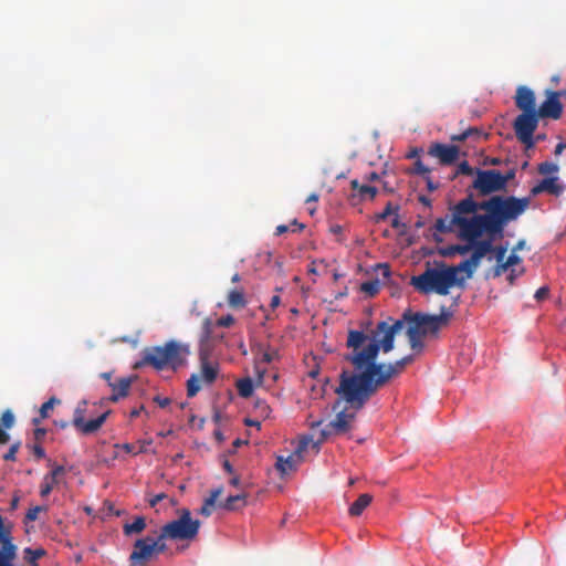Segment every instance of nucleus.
Wrapping results in <instances>:
<instances>
[{"label": "nucleus", "instance_id": "1", "mask_svg": "<svg viewBox=\"0 0 566 566\" xmlns=\"http://www.w3.org/2000/svg\"><path fill=\"white\" fill-rule=\"evenodd\" d=\"M346 346L350 350L344 355V360L350 364L352 369L342 370L335 391L352 408L359 410L406 367L400 359L389 364L377 363L381 348L376 345L375 338H369L361 331L350 329Z\"/></svg>", "mask_w": 566, "mask_h": 566}, {"label": "nucleus", "instance_id": "2", "mask_svg": "<svg viewBox=\"0 0 566 566\" xmlns=\"http://www.w3.org/2000/svg\"><path fill=\"white\" fill-rule=\"evenodd\" d=\"M530 203V198L515 196H493L482 200L479 217L486 219L485 228H480V233L474 238H462L471 247L472 262L479 265L486 254L493 252V242L504 238L506 227L515 222L528 209Z\"/></svg>", "mask_w": 566, "mask_h": 566}, {"label": "nucleus", "instance_id": "3", "mask_svg": "<svg viewBox=\"0 0 566 566\" xmlns=\"http://www.w3.org/2000/svg\"><path fill=\"white\" fill-rule=\"evenodd\" d=\"M482 201H475L472 193L460 200L451 209V214L436 220L434 229L440 233L452 232L454 227L459 229V235L474 238L480 233V228H485L486 219L479 217Z\"/></svg>", "mask_w": 566, "mask_h": 566}, {"label": "nucleus", "instance_id": "4", "mask_svg": "<svg viewBox=\"0 0 566 566\" xmlns=\"http://www.w3.org/2000/svg\"><path fill=\"white\" fill-rule=\"evenodd\" d=\"M464 277L454 276L453 269H450L444 262H434V266L427 263L423 273L412 276L410 284L420 293H437L448 295L450 289L455 285H463Z\"/></svg>", "mask_w": 566, "mask_h": 566}, {"label": "nucleus", "instance_id": "5", "mask_svg": "<svg viewBox=\"0 0 566 566\" xmlns=\"http://www.w3.org/2000/svg\"><path fill=\"white\" fill-rule=\"evenodd\" d=\"M190 355L188 344L177 340H168L163 346L146 347L143 350V358L139 365L151 366L156 370L172 369L178 370L187 364Z\"/></svg>", "mask_w": 566, "mask_h": 566}, {"label": "nucleus", "instance_id": "6", "mask_svg": "<svg viewBox=\"0 0 566 566\" xmlns=\"http://www.w3.org/2000/svg\"><path fill=\"white\" fill-rule=\"evenodd\" d=\"M451 317V313L447 312L446 307H441V313L439 315H429L424 313H412L411 311H406L403 313V318L407 321V336L409 340V345L412 350L416 353H421L423 350L424 344L422 338L427 336L426 331L421 328L423 323L428 324L433 331H440V328L448 324Z\"/></svg>", "mask_w": 566, "mask_h": 566}, {"label": "nucleus", "instance_id": "7", "mask_svg": "<svg viewBox=\"0 0 566 566\" xmlns=\"http://www.w3.org/2000/svg\"><path fill=\"white\" fill-rule=\"evenodd\" d=\"M200 521L193 520L188 509L179 511V517L168 522L160 528L161 539L191 541L197 537L200 528Z\"/></svg>", "mask_w": 566, "mask_h": 566}, {"label": "nucleus", "instance_id": "8", "mask_svg": "<svg viewBox=\"0 0 566 566\" xmlns=\"http://www.w3.org/2000/svg\"><path fill=\"white\" fill-rule=\"evenodd\" d=\"M167 545L160 534L147 535L135 541L128 560L130 566H147L154 556L165 553Z\"/></svg>", "mask_w": 566, "mask_h": 566}, {"label": "nucleus", "instance_id": "9", "mask_svg": "<svg viewBox=\"0 0 566 566\" xmlns=\"http://www.w3.org/2000/svg\"><path fill=\"white\" fill-rule=\"evenodd\" d=\"M479 196L489 198L496 196L495 193L503 191L501 171L495 169L483 170L476 168L475 178L471 185Z\"/></svg>", "mask_w": 566, "mask_h": 566}, {"label": "nucleus", "instance_id": "10", "mask_svg": "<svg viewBox=\"0 0 566 566\" xmlns=\"http://www.w3.org/2000/svg\"><path fill=\"white\" fill-rule=\"evenodd\" d=\"M405 323H407V321L403 317L395 321L392 324L386 321L377 323L376 328L371 332V338H375L376 345L379 346L385 354L394 349L395 336L402 329Z\"/></svg>", "mask_w": 566, "mask_h": 566}, {"label": "nucleus", "instance_id": "11", "mask_svg": "<svg viewBox=\"0 0 566 566\" xmlns=\"http://www.w3.org/2000/svg\"><path fill=\"white\" fill-rule=\"evenodd\" d=\"M355 415L340 411L335 419L325 424L319 431L317 441L313 442V447L318 450L319 444L327 440L331 436L346 433L354 421Z\"/></svg>", "mask_w": 566, "mask_h": 566}, {"label": "nucleus", "instance_id": "12", "mask_svg": "<svg viewBox=\"0 0 566 566\" xmlns=\"http://www.w3.org/2000/svg\"><path fill=\"white\" fill-rule=\"evenodd\" d=\"M17 546L13 543L12 524L6 523L0 515V566H13Z\"/></svg>", "mask_w": 566, "mask_h": 566}, {"label": "nucleus", "instance_id": "13", "mask_svg": "<svg viewBox=\"0 0 566 566\" xmlns=\"http://www.w3.org/2000/svg\"><path fill=\"white\" fill-rule=\"evenodd\" d=\"M85 410H86V401H82L74 410L72 423L83 434H91V433H94L97 430H99V428L106 421V418L109 415V411L102 413L101 416H98L95 419L85 421V419H84Z\"/></svg>", "mask_w": 566, "mask_h": 566}, {"label": "nucleus", "instance_id": "14", "mask_svg": "<svg viewBox=\"0 0 566 566\" xmlns=\"http://www.w3.org/2000/svg\"><path fill=\"white\" fill-rule=\"evenodd\" d=\"M312 442V438H303L295 451L289 457H277L275 468L282 474H289L297 469V467L303 461V453L308 447V443Z\"/></svg>", "mask_w": 566, "mask_h": 566}, {"label": "nucleus", "instance_id": "15", "mask_svg": "<svg viewBox=\"0 0 566 566\" xmlns=\"http://www.w3.org/2000/svg\"><path fill=\"white\" fill-rule=\"evenodd\" d=\"M560 92L548 91L547 98L536 109L538 118L558 119L563 114V105L559 101Z\"/></svg>", "mask_w": 566, "mask_h": 566}, {"label": "nucleus", "instance_id": "16", "mask_svg": "<svg viewBox=\"0 0 566 566\" xmlns=\"http://www.w3.org/2000/svg\"><path fill=\"white\" fill-rule=\"evenodd\" d=\"M428 155L437 158L439 164L448 166L454 164L458 160L460 148L455 145L432 143L428 149Z\"/></svg>", "mask_w": 566, "mask_h": 566}, {"label": "nucleus", "instance_id": "17", "mask_svg": "<svg viewBox=\"0 0 566 566\" xmlns=\"http://www.w3.org/2000/svg\"><path fill=\"white\" fill-rule=\"evenodd\" d=\"M539 118L535 113H521L513 123L515 136H527L534 134L538 126Z\"/></svg>", "mask_w": 566, "mask_h": 566}, {"label": "nucleus", "instance_id": "18", "mask_svg": "<svg viewBox=\"0 0 566 566\" xmlns=\"http://www.w3.org/2000/svg\"><path fill=\"white\" fill-rule=\"evenodd\" d=\"M515 105L522 113H536V98L534 92L524 85L516 90Z\"/></svg>", "mask_w": 566, "mask_h": 566}, {"label": "nucleus", "instance_id": "19", "mask_svg": "<svg viewBox=\"0 0 566 566\" xmlns=\"http://www.w3.org/2000/svg\"><path fill=\"white\" fill-rule=\"evenodd\" d=\"M565 190V186L559 182L558 177H547L539 181L531 189L532 196L547 192L553 196H560Z\"/></svg>", "mask_w": 566, "mask_h": 566}, {"label": "nucleus", "instance_id": "20", "mask_svg": "<svg viewBox=\"0 0 566 566\" xmlns=\"http://www.w3.org/2000/svg\"><path fill=\"white\" fill-rule=\"evenodd\" d=\"M130 384H132L130 378H120L118 380V382H109V387H112V389H113V394L109 397V400L113 402H116L120 398L126 397L128 395Z\"/></svg>", "mask_w": 566, "mask_h": 566}, {"label": "nucleus", "instance_id": "21", "mask_svg": "<svg viewBox=\"0 0 566 566\" xmlns=\"http://www.w3.org/2000/svg\"><path fill=\"white\" fill-rule=\"evenodd\" d=\"M450 269H453L454 276L464 277V281L467 279L472 277L475 269L479 266L474 262H472V259H465L462 262H460L458 265H449Z\"/></svg>", "mask_w": 566, "mask_h": 566}, {"label": "nucleus", "instance_id": "22", "mask_svg": "<svg viewBox=\"0 0 566 566\" xmlns=\"http://www.w3.org/2000/svg\"><path fill=\"white\" fill-rule=\"evenodd\" d=\"M227 303L228 306L233 310H240L245 307L248 302L243 289L240 287L229 291L227 296Z\"/></svg>", "mask_w": 566, "mask_h": 566}, {"label": "nucleus", "instance_id": "23", "mask_svg": "<svg viewBox=\"0 0 566 566\" xmlns=\"http://www.w3.org/2000/svg\"><path fill=\"white\" fill-rule=\"evenodd\" d=\"M373 496L368 493L360 494L350 505L348 513L350 516H359L364 510L371 503Z\"/></svg>", "mask_w": 566, "mask_h": 566}, {"label": "nucleus", "instance_id": "24", "mask_svg": "<svg viewBox=\"0 0 566 566\" xmlns=\"http://www.w3.org/2000/svg\"><path fill=\"white\" fill-rule=\"evenodd\" d=\"M206 384H212L218 376V368L211 365L206 357L201 355V375H199Z\"/></svg>", "mask_w": 566, "mask_h": 566}, {"label": "nucleus", "instance_id": "25", "mask_svg": "<svg viewBox=\"0 0 566 566\" xmlns=\"http://www.w3.org/2000/svg\"><path fill=\"white\" fill-rule=\"evenodd\" d=\"M222 492H223V489L221 486L213 489L210 492V495L205 500L203 505L200 509L201 515L208 517L212 514V509L216 505V502H217L218 497L222 494Z\"/></svg>", "mask_w": 566, "mask_h": 566}, {"label": "nucleus", "instance_id": "26", "mask_svg": "<svg viewBox=\"0 0 566 566\" xmlns=\"http://www.w3.org/2000/svg\"><path fill=\"white\" fill-rule=\"evenodd\" d=\"M146 528V520L144 516H137L132 523H125L123 526V533L126 536L133 534H139Z\"/></svg>", "mask_w": 566, "mask_h": 566}, {"label": "nucleus", "instance_id": "27", "mask_svg": "<svg viewBox=\"0 0 566 566\" xmlns=\"http://www.w3.org/2000/svg\"><path fill=\"white\" fill-rule=\"evenodd\" d=\"M245 499H247V494H244V493L237 494V495H230L227 497V500L223 503L220 504V506L228 511H234L239 507L238 503H240V506L245 505Z\"/></svg>", "mask_w": 566, "mask_h": 566}, {"label": "nucleus", "instance_id": "28", "mask_svg": "<svg viewBox=\"0 0 566 566\" xmlns=\"http://www.w3.org/2000/svg\"><path fill=\"white\" fill-rule=\"evenodd\" d=\"M24 559L28 564L31 566H36L38 560L43 557L46 552L43 548H35L32 549L30 547L24 548L23 551Z\"/></svg>", "mask_w": 566, "mask_h": 566}, {"label": "nucleus", "instance_id": "29", "mask_svg": "<svg viewBox=\"0 0 566 566\" xmlns=\"http://www.w3.org/2000/svg\"><path fill=\"white\" fill-rule=\"evenodd\" d=\"M237 389L242 398H249L253 394L252 379L247 377L237 381Z\"/></svg>", "mask_w": 566, "mask_h": 566}, {"label": "nucleus", "instance_id": "30", "mask_svg": "<svg viewBox=\"0 0 566 566\" xmlns=\"http://www.w3.org/2000/svg\"><path fill=\"white\" fill-rule=\"evenodd\" d=\"M470 137L481 138V137H483V133L478 127H469L461 134L452 135L451 140L452 142H464ZM484 137H486V135H484Z\"/></svg>", "mask_w": 566, "mask_h": 566}, {"label": "nucleus", "instance_id": "31", "mask_svg": "<svg viewBox=\"0 0 566 566\" xmlns=\"http://www.w3.org/2000/svg\"><path fill=\"white\" fill-rule=\"evenodd\" d=\"M201 377L198 374H192L187 380V396L195 397L201 389Z\"/></svg>", "mask_w": 566, "mask_h": 566}, {"label": "nucleus", "instance_id": "32", "mask_svg": "<svg viewBox=\"0 0 566 566\" xmlns=\"http://www.w3.org/2000/svg\"><path fill=\"white\" fill-rule=\"evenodd\" d=\"M305 226L301 222H298L296 219H294L289 226L287 224H280L275 229V234L281 235L283 233H286L287 231L292 232H301Z\"/></svg>", "mask_w": 566, "mask_h": 566}, {"label": "nucleus", "instance_id": "33", "mask_svg": "<svg viewBox=\"0 0 566 566\" xmlns=\"http://www.w3.org/2000/svg\"><path fill=\"white\" fill-rule=\"evenodd\" d=\"M471 250V247H469V243L468 244H455V245H450L446 249H443L441 251V254L444 255V256H451V255H454V254H467L469 251Z\"/></svg>", "mask_w": 566, "mask_h": 566}, {"label": "nucleus", "instance_id": "34", "mask_svg": "<svg viewBox=\"0 0 566 566\" xmlns=\"http://www.w3.org/2000/svg\"><path fill=\"white\" fill-rule=\"evenodd\" d=\"M380 290V283L378 280L366 281L360 285V291L368 296H375Z\"/></svg>", "mask_w": 566, "mask_h": 566}, {"label": "nucleus", "instance_id": "35", "mask_svg": "<svg viewBox=\"0 0 566 566\" xmlns=\"http://www.w3.org/2000/svg\"><path fill=\"white\" fill-rule=\"evenodd\" d=\"M475 171L476 168L471 167L469 163L464 160L458 165V168L453 176L451 177V180L455 179L459 175L475 176Z\"/></svg>", "mask_w": 566, "mask_h": 566}, {"label": "nucleus", "instance_id": "36", "mask_svg": "<svg viewBox=\"0 0 566 566\" xmlns=\"http://www.w3.org/2000/svg\"><path fill=\"white\" fill-rule=\"evenodd\" d=\"M59 402L60 400L55 397H52L48 401H45L40 408V419L48 418L50 411L53 410L54 406Z\"/></svg>", "mask_w": 566, "mask_h": 566}, {"label": "nucleus", "instance_id": "37", "mask_svg": "<svg viewBox=\"0 0 566 566\" xmlns=\"http://www.w3.org/2000/svg\"><path fill=\"white\" fill-rule=\"evenodd\" d=\"M558 166L552 161L541 163L537 167V170L541 175H554L558 171Z\"/></svg>", "mask_w": 566, "mask_h": 566}, {"label": "nucleus", "instance_id": "38", "mask_svg": "<svg viewBox=\"0 0 566 566\" xmlns=\"http://www.w3.org/2000/svg\"><path fill=\"white\" fill-rule=\"evenodd\" d=\"M378 193V189L374 186H368V185H361V187H359V197L361 199H370L373 200Z\"/></svg>", "mask_w": 566, "mask_h": 566}, {"label": "nucleus", "instance_id": "39", "mask_svg": "<svg viewBox=\"0 0 566 566\" xmlns=\"http://www.w3.org/2000/svg\"><path fill=\"white\" fill-rule=\"evenodd\" d=\"M212 337V322L210 318H206L202 323V334L200 343L203 344Z\"/></svg>", "mask_w": 566, "mask_h": 566}, {"label": "nucleus", "instance_id": "40", "mask_svg": "<svg viewBox=\"0 0 566 566\" xmlns=\"http://www.w3.org/2000/svg\"><path fill=\"white\" fill-rule=\"evenodd\" d=\"M279 350L275 348L268 347L262 352L261 361L264 364H270L273 360L279 358Z\"/></svg>", "mask_w": 566, "mask_h": 566}, {"label": "nucleus", "instance_id": "41", "mask_svg": "<svg viewBox=\"0 0 566 566\" xmlns=\"http://www.w3.org/2000/svg\"><path fill=\"white\" fill-rule=\"evenodd\" d=\"M1 424L4 429H11L14 424V415L11 410L7 409L2 412Z\"/></svg>", "mask_w": 566, "mask_h": 566}, {"label": "nucleus", "instance_id": "42", "mask_svg": "<svg viewBox=\"0 0 566 566\" xmlns=\"http://www.w3.org/2000/svg\"><path fill=\"white\" fill-rule=\"evenodd\" d=\"M430 171H431V169L429 167L424 166L423 163L420 159H418L413 164V168L411 169L412 174L420 175L422 177H424L428 174H430Z\"/></svg>", "mask_w": 566, "mask_h": 566}, {"label": "nucleus", "instance_id": "43", "mask_svg": "<svg viewBox=\"0 0 566 566\" xmlns=\"http://www.w3.org/2000/svg\"><path fill=\"white\" fill-rule=\"evenodd\" d=\"M235 323V318L231 314H227L217 319L216 326L218 327H231Z\"/></svg>", "mask_w": 566, "mask_h": 566}, {"label": "nucleus", "instance_id": "44", "mask_svg": "<svg viewBox=\"0 0 566 566\" xmlns=\"http://www.w3.org/2000/svg\"><path fill=\"white\" fill-rule=\"evenodd\" d=\"M45 510L46 509L44 506H33L28 510V512L25 514V520L30 521V522L36 521L39 517V514Z\"/></svg>", "mask_w": 566, "mask_h": 566}, {"label": "nucleus", "instance_id": "45", "mask_svg": "<svg viewBox=\"0 0 566 566\" xmlns=\"http://www.w3.org/2000/svg\"><path fill=\"white\" fill-rule=\"evenodd\" d=\"M516 138L525 146L526 149H532L536 145V139H534V134L527 135V136H520Z\"/></svg>", "mask_w": 566, "mask_h": 566}, {"label": "nucleus", "instance_id": "46", "mask_svg": "<svg viewBox=\"0 0 566 566\" xmlns=\"http://www.w3.org/2000/svg\"><path fill=\"white\" fill-rule=\"evenodd\" d=\"M64 473V467L63 465H55L54 469L51 471L50 474H48L44 480H51L52 483H55L56 482V478L60 475V474H63Z\"/></svg>", "mask_w": 566, "mask_h": 566}, {"label": "nucleus", "instance_id": "47", "mask_svg": "<svg viewBox=\"0 0 566 566\" xmlns=\"http://www.w3.org/2000/svg\"><path fill=\"white\" fill-rule=\"evenodd\" d=\"M515 177V169H510L505 174L501 172V179H502V189L503 191L506 189V186L510 180L514 179Z\"/></svg>", "mask_w": 566, "mask_h": 566}, {"label": "nucleus", "instance_id": "48", "mask_svg": "<svg viewBox=\"0 0 566 566\" xmlns=\"http://www.w3.org/2000/svg\"><path fill=\"white\" fill-rule=\"evenodd\" d=\"M507 248L505 245H496L494 247L493 252L495 253L496 262H502L505 254H506Z\"/></svg>", "mask_w": 566, "mask_h": 566}, {"label": "nucleus", "instance_id": "49", "mask_svg": "<svg viewBox=\"0 0 566 566\" xmlns=\"http://www.w3.org/2000/svg\"><path fill=\"white\" fill-rule=\"evenodd\" d=\"M18 450H19V443L12 444L9 448L8 452L3 455V459L6 461H14Z\"/></svg>", "mask_w": 566, "mask_h": 566}, {"label": "nucleus", "instance_id": "50", "mask_svg": "<svg viewBox=\"0 0 566 566\" xmlns=\"http://www.w3.org/2000/svg\"><path fill=\"white\" fill-rule=\"evenodd\" d=\"M505 261H506V266L511 268L516 264H520L522 262V259H521V256L517 255V252L512 251V253L507 256V259Z\"/></svg>", "mask_w": 566, "mask_h": 566}, {"label": "nucleus", "instance_id": "51", "mask_svg": "<svg viewBox=\"0 0 566 566\" xmlns=\"http://www.w3.org/2000/svg\"><path fill=\"white\" fill-rule=\"evenodd\" d=\"M53 484L51 480H44V484L41 485L40 494L41 496H46L51 493L53 489Z\"/></svg>", "mask_w": 566, "mask_h": 566}, {"label": "nucleus", "instance_id": "52", "mask_svg": "<svg viewBox=\"0 0 566 566\" xmlns=\"http://www.w3.org/2000/svg\"><path fill=\"white\" fill-rule=\"evenodd\" d=\"M549 294V289L547 286H542L539 287L536 292H535V295L534 297L537 300V301H543L545 300Z\"/></svg>", "mask_w": 566, "mask_h": 566}, {"label": "nucleus", "instance_id": "53", "mask_svg": "<svg viewBox=\"0 0 566 566\" xmlns=\"http://www.w3.org/2000/svg\"><path fill=\"white\" fill-rule=\"evenodd\" d=\"M509 270V266H506V261L497 262L495 269H494V276H500L502 273Z\"/></svg>", "mask_w": 566, "mask_h": 566}, {"label": "nucleus", "instance_id": "54", "mask_svg": "<svg viewBox=\"0 0 566 566\" xmlns=\"http://www.w3.org/2000/svg\"><path fill=\"white\" fill-rule=\"evenodd\" d=\"M423 179L426 180L427 189L429 191H434V190H437L439 188V185L433 182V180L431 179L430 174L424 176Z\"/></svg>", "mask_w": 566, "mask_h": 566}, {"label": "nucleus", "instance_id": "55", "mask_svg": "<svg viewBox=\"0 0 566 566\" xmlns=\"http://www.w3.org/2000/svg\"><path fill=\"white\" fill-rule=\"evenodd\" d=\"M167 495L165 493H159V494H156L155 496H153L150 500H149V505L151 507H155L160 501H163L164 499H166Z\"/></svg>", "mask_w": 566, "mask_h": 566}, {"label": "nucleus", "instance_id": "56", "mask_svg": "<svg viewBox=\"0 0 566 566\" xmlns=\"http://www.w3.org/2000/svg\"><path fill=\"white\" fill-rule=\"evenodd\" d=\"M33 453L38 459H43L45 457V451L40 444L33 446Z\"/></svg>", "mask_w": 566, "mask_h": 566}, {"label": "nucleus", "instance_id": "57", "mask_svg": "<svg viewBox=\"0 0 566 566\" xmlns=\"http://www.w3.org/2000/svg\"><path fill=\"white\" fill-rule=\"evenodd\" d=\"M154 401H155L156 403H158V406H159V407H161V408H165V407H167V406L170 403V399H169V398H166V397H165V398H163V397H160V396H156V397L154 398Z\"/></svg>", "mask_w": 566, "mask_h": 566}, {"label": "nucleus", "instance_id": "58", "mask_svg": "<svg viewBox=\"0 0 566 566\" xmlns=\"http://www.w3.org/2000/svg\"><path fill=\"white\" fill-rule=\"evenodd\" d=\"M392 212V206L391 203H387V206L385 207L384 211L378 216V219L379 220H385L389 214H391Z\"/></svg>", "mask_w": 566, "mask_h": 566}, {"label": "nucleus", "instance_id": "59", "mask_svg": "<svg viewBox=\"0 0 566 566\" xmlns=\"http://www.w3.org/2000/svg\"><path fill=\"white\" fill-rule=\"evenodd\" d=\"M502 160L497 157H486L484 160V165H492V166H499L501 165Z\"/></svg>", "mask_w": 566, "mask_h": 566}, {"label": "nucleus", "instance_id": "60", "mask_svg": "<svg viewBox=\"0 0 566 566\" xmlns=\"http://www.w3.org/2000/svg\"><path fill=\"white\" fill-rule=\"evenodd\" d=\"M45 434H46V430L44 428H36L34 430V439L38 441L42 440Z\"/></svg>", "mask_w": 566, "mask_h": 566}, {"label": "nucleus", "instance_id": "61", "mask_svg": "<svg viewBox=\"0 0 566 566\" xmlns=\"http://www.w3.org/2000/svg\"><path fill=\"white\" fill-rule=\"evenodd\" d=\"M526 241L524 239L518 240L513 247V252H518L525 249Z\"/></svg>", "mask_w": 566, "mask_h": 566}, {"label": "nucleus", "instance_id": "62", "mask_svg": "<svg viewBox=\"0 0 566 566\" xmlns=\"http://www.w3.org/2000/svg\"><path fill=\"white\" fill-rule=\"evenodd\" d=\"M280 303H281V297L279 295H273L271 297L270 306L274 310L280 305Z\"/></svg>", "mask_w": 566, "mask_h": 566}, {"label": "nucleus", "instance_id": "63", "mask_svg": "<svg viewBox=\"0 0 566 566\" xmlns=\"http://www.w3.org/2000/svg\"><path fill=\"white\" fill-rule=\"evenodd\" d=\"M9 439L10 436L3 429L0 428V444L7 443Z\"/></svg>", "mask_w": 566, "mask_h": 566}, {"label": "nucleus", "instance_id": "64", "mask_svg": "<svg viewBox=\"0 0 566 566\" xmlns=\"http://www.w3.org/2000/svg\"><path fill=\"white\" fill-rule=\"evenodd\" d=\"M364 179H365L366 181H376V180H378V179H379V175H378L377 172H375V171H371V172H369L368 175H366V176L364 177Z\"/></svg>", "mask_w": 566, "mask_h": 566}]
</instances>
